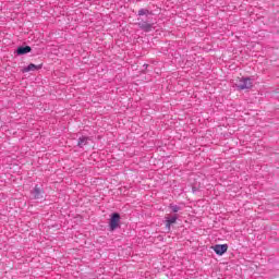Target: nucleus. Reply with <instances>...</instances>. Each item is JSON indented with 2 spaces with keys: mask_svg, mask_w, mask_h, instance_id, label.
<instances>
[{
  "mask_svg": "<svg viewBox=\"0 0 279 279\" xmlns=\"http://www.w3.org/2000/svg\"><path fill=\"white\" fill-rule=\"evenodd\" d=\"M172 223H175V217H172L171 219L167 220V228H171Z\"/></svg>",
  "mask_w": 279,
  "mask_h": 279,
  "instance_id": "1a4fd4ad",
  "label": "nucleus"
},
{
  "mask_svg": "<svg viewBox=\"0 0 279 279\" xmlns=\"http://www.w3.org/2000/svg\"><path fill=\"white\" fill-rule=\"evenodd\" d=\"M119 223H121V216L117 213L112 214L111 219L109 221L110 230H117Z\"/></svg>",
  "mask_w": 279,
  "mask_h": 279,
  "instance_id": "f03ea898",
  "label": "nucleus"
},
{
  "mask_svg": "<svg viewBox=\"0 0 279 279\" xmlns=\"http://www.w3.org/2000/svg\"><path fill=\"white\" fill-rule=\"evenodd\" d=\"M138 26L141 27V29H144V32H151V24L147 22H141L138 23Z\"/></svg>",
  "mask_w": 279,
  "mask_h": 279,
  "instance_id": "423d86ee",
  "label": "nucleus"
},
{
  "mask_svg": "<svg viewBox=\"0 0 279 279\" xmlns=\"http://www.w3.org/2000/svg\"><path fill=\"white\" fill-rule=\"evenodd\" d=\"M39 69H43V65L31 63L28 66L23 69V73H29V71H39Z\"/></svg>",
  "mask_w": 279,
  "mask_h": 279,
  "instance_id": "20e7f679",
  "label": "nucleus"
},
{
  "mask_svg": "<svg viewBox=\"0 0 279 279\" xmlns=\"http://www.w3.org/2000/svg\"><path fill=\"white\" fill-rule=\"evenodd\" d=\"M213 250L218 256H223L228 252V244H217L213 246Z\"/></svg>",
  "mask_w": 279,
  "mask_h": 279,
  "instance_id": "7ed1b4c3",
  "label": "nucleus"
},
{
  "mask_svg": "<svg viewBox=\"0 0 279 279\" xmlns=\"http://www.w3.org/2000/svg\"><path fill=\"white\" fill-rule=\"evenodd\" d=\"M87 141H88L87 137L78 138V143H77L78 147H84V145H86Z\"/></svg>",
  "mask_w": 279,
  "mask_h": 279,
  "instance_id": "6e6552de",
  "label": "nucleus"
},
{
  "mask_svg": "<svg viewBox=\"0 0 279 279\" xmlns=\"http://www.w3.org/2000/svg\"><path fill=\"white\" fill-rule=\"evenodd\" d=\"M235 86L240 90H250L252 88V80L250 77H238L235 80Z\"/></svg>",
  "mask_w": 279,
  "mask_h": 279,
  "instance_id": "f257e3e1",
  "label": "nucleus"
},
{
  "mask_svg": "<svg viewBox=\"0 0 279 279\" xmlns=\"http://www.w3.org/2000/svg\"><path fill=\"white\" fill-rule=\"evenodd\" d=\"M148 13H149V11H147L145 9H142V10L138 11L140 16H145V14H148Z\"/></svg>",
  "mask_w": 279,
  "mask_h": 279,
  "instance_id": "9d476101",
  "label": "nucleus"
},
{
  "mask_svg": "<svg viewBox=\"0 0 279 279\" xmlns=\"http://www.w3.org/2000/svg\"><path fill=\"white\" fill-rule=\"evenodd\" d=\"M32 52V47L26 46V47H19L16 50L17 56H25V53Z\"/></svg>",
  "mask_w": 279,
  "mask_h": 279,
  "instance_id": "39448f33",
  "label": "nucleus"
},
{
  "mask_svg": "<svg viewBox=\"0 0 279 279\" xmlns=\"http://www.w3.org/2000/svg\"><path fill=\"white\" fill-rule=\"evenodd\" d=\"M34 193H35V198H36V199H40V195H41V193H43V191L40 190V187L35 186Z\"/></svg>",
  "mask_w": 279,
  "mask_h": 279,
  "instance_id": "0eeeda50",
  "label": "nucleus"
}]
</instances>
